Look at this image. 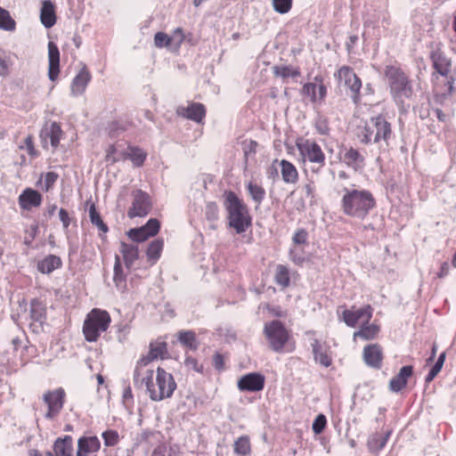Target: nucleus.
Instances as JSON below:
<instances>
[{"label": "nucleus", "instance_id": "nucleus-1", "mask_svg": "<svg viewBox=\"0 0 456 456\" xmlns=\"http://www.w3.org/2000/svg\"><path fill=\"white\" fill-rule=\"evenodd\" d=\"M341 192V208L348 216L363 219L376 205L372 193L368 190L344 187Z\"/></svg>", "mask_w": 456, "mask_h": 456}, {"label": "nucleus", "instance_id": "nucleus-2", "mask_svg": "<svg viewBox=\"0 0 456 456\" xmlns=\"http://www.w3.org/2000/svg\"><path fill=\"white\" fill-rule=\"evenodd\" d=\"M151 401L160 402L173 395L176 383L172 374L159 367L154 375L153 370H146V375L141 379Z\"/></svg>", "mask_w": 456, "mask_h": 456}, {"label": "nucleus", "instance_id": "nucleus-3", "mask_svg": "<svg viewBox=\"0 0 456 456\" xmlns=\"http://www.w3.org/2000/svg\"><path fill=\"white\" fill-rule=\"evenodd\" d=\"M392 136L391 124L382 115L370 118L358 134L362 143L378 144L379 148L387 147Z\"/></svg>", "mask_w": 456, "mask_h": 456}, {"label": "nucleus", "instance_id": "nucleus-4", "mask_svg": "<svg viewBox=\"0 0 456 456\" xmlns=\"http://www.w3.org/2000/svg\"><path fill=\"white\" fill-rule=\"evenodd\" d=\"M385 76L394 101L398 106L403 107L404 102L411 99L413 93L411 81L405 73L396 66H387Z\"/></svg>", "mask_w": 456, "mask_h": 456}, {"label": "nucleus", "instance_id": "nucleus-5", "mask_svg": "<svg viewBox=\"0 0 456 456\" xmlns=\"http://www.w3.org/2000/svg\"><path fill=\"white\" fill-rule=\"evenodd\" d=\"M224 207L228 213L229 225L237 233H242L250 225V217L248 208L237 195L229 191L225 193Z\"/></svg>", "mask_w": 456, "mask_h": 456}, {"label": "nucleus", "instance_id": "nucleus-6", "mask_svg": "<svg viewBox=\"0 0 456 456\" xmlns=\"http://www.w3.org/2000/svg\"><path fill=\"white\" fill-rule=\"evenodd\" d=\"M110 323V316L105 310L94 308L86 316L84 325L83 333L89 342H94L100 335L106 331Z\"/></svg>", "mask_w": 456, "mask_h": 456}, {"label": "nucleus", "instance_id": "nucleus-7", "mask_svg": "<svg viewBox=\"0 0 456 456\" xmlns=\"http://www.w3.org/2000/svg\"><path fill=\"white\" fill-rule=\"evenodd\" d=\"M297 147L304 161L317 165L312 171L317 173L325 165V154L321 146L314 141L301 139L297 142Z\"/></svg>", "mask_w": 456, "mask_h": 456}, {"label": "nucleus", "instance_id": "nucleus-8", "mask_svg": "<svg viewBox=\"0 0 456 456\" xmlns=\"http://www.w3.org/2000/svg\"><path fill=\"white\" fill-rule=\"evenodd\" d=\"M264 333L268 340L271 348L275 352H281L289 340V332L278 320L265 323Z\"/></svg>", "mask_w": 456, "mask_h": 456}, {"label": "nucleus", "instance_id": "nucleus-9", "mask_svg": "<svg viewBox=\"0 0 456 456\" xmlns=\"http://www.w3.org/2000/svg\"><path fill=\"white\" fill-rule=\"evenodd\" d=\"M338 83L344 85L350 91V96L354 103L360 100L359 94L362 87L361 79L355 75L353 69L347 66L341 67L335 74Z\"/></svg>", "mask_w": 456, "mask_h": 456}, {"label": "nucleus", "instance_id": "nucleus-10", "mask_svg": "<svg viewBox=\"0 0 456 456\" xmlns=\"http://www.w3.org/2000/svg\"><path fill=\"white\" fill-rule=\"evenodd\" d=\"M152 204L148 193L142 190H136L133 192V202L128 209L129 217H142L147 216L151 210Z\"/></svg>", "mask_w": 456, "mask_h": 456}, {"label": "nucleus", "instance_id": "nucleus-11", "mask_svg": "<svg viewBox=\"0 0 456 456\" xmlns=\"http://www.w3.org/2000/svg\"><path fill=\"white\" fill-rule=\"evenodd\" d=\"M65 391L59 387L46 392L43 399L48 406V411L45 414L47 419H53L59 414L64 404Z\"/></svg>", "mask_w": 456, "mask_h": 456}, {"label": "nucleus", "instance_id": "nucleus-12", "mask_svg": "<svg viewBox=\"0 0 456 456\" xmlns=\"http://www.w3.org/2000/svg\"><path fill=\"white\" fill-rule=\"evenodd\" d=\"M372 317V308L366 305L362 308L346 309L342 313L343 321L349 327H355L358 322L368 323Z\"/></svg>", "mask_w": 456, "mask_h": 456}, {"label": "nucleus", "instance_id": "nucleus-13", "mask_svg": "<svg viewBox=\"0 0 456 456\" xmlns=\"http://www.w3.org/2000/svg\"><path fill=\"white\" fill-rule=\"evenodd\" d=\"M62 135L63 132L57 122L53 121L45 124L40 134L44 148L47 147V142L49 140L53 150H56L60 144Z\"/></svg>", "mask_w": 456, "mask_h": 456}, {"label": "nucleus", "instance_id": "nucleus-14", "mask_svg": "<svg viewBox=\"0 0 456 456\" xmlns=\"http://www.w3.org/2000/svg\"><path fill=\"white\" fill-rule=\"evenodd\" d=\"M237 386L240 391H261L265 387V377L257 372L248 373L238 380Z\"/></svg>", "mask_w": 456, "mask_h": 456}, {"label": "nucleus", "instance_id": "nucleus-15", "mask_svg": "<svg viewBox=\"0 0 456 456\" xmlns=\"http://www.w3.org/2000/svg\"><path fill=\"white\" fill-rule=\"evenodd\" d=\"M340 159L347 167L353 168L354 171L362 170L365 166V159L358 150L350 147L345 148L341 152Z\"/></svg>", "mask_w": 456, "mask_h": 456}, {"label": "nucleus", "instance_id": "nucleus-16", "mask_svg": "<svg viewBox=\"0 0 456 456\" xmlns=\"http://www.w3.org/2000/svg\"><path fill=\"white\" fill-rule=\"evenodd\" d=\"M176 112L179 116L186 118L196 123H200L206 115L205 107L200 102H191L187 106H180Z\"/></svg>", "mask_w": 456, "mask_h": 456}, {"label": "nucleus", "instance_id": "nucleus-17", "mask_svg": "<svg viewBox=\"0 0 456 456\" xmlns=\"http://www.w3.org/2000/svg\"><path fill=\"white\" fill-rule=\"evenodd\" d=\"M42 195L36 190L26 188L19 196V205L24 210L39 207L42 203Z\"/></svg>", "mask_w": 456, "mask_h": 456}, {"label": "nucleus", "instance_id": "nucleus-18", "mask_svg": "<svg viewBox=\"0 0 456 456\" xmlns=\"http://www.w3.org/2000/svg\"><path fill=\"white\" fill-rule=\"evenodd\" d=\"M364 362L375 369H379L382 362V350L377 344L368 345L363 348L362 353Z\"/></svg>", "mask_w": 456, "mask_h": 456}, {"label": "nucleus", "instance_id": "nucleus-19", "mask_svg": "<svg viewBox=\"0 0 456 456\" xmlns=\"http://www.w3.org/2000/svg\"><path fill=\"white\" fill-rule=\"evenodd\" d=\"M48 77L51 81H55L60 72V52L53 42L48 43Z\"/></svg>", "mask_w": 456, "mask_h": 456}, {"label": "nucleus", "instance_id": "nucleus-20", "mask_svg": "<svg viewBox=\"0 0 456 456\" xmlns=\"http://www.w3.org/2000/svg\"><path fill=\"white\" fill-rule=\"evenodd\" d=\"M91 80V74L89 70L84 66L79 72L73 78L70 86L71 94L73 96H79L85 91Z\"/></svg>", "mask_w": 456, "mask_h": 456}, {"label": "nucleus", "instance_id": "nucleus-21", "mask_svg": "<svg viewBox=\"0 0 456 456\" xmlns=\"http://www.w3.org/2000/svg\"><path fill=\"white\" fill-rule=\"evenodd\" d=\"M101 447V443L96 436H82L77 442V456H86L89 453L96 452Z\"/></svg>", "mask_w": 456, "mask_h": 456}, {"label": "nucleus", "instance_id": "nucleus-22", "mask_svg": "<svg viewBox=\"0 0 456 456\" xmlns=\"http://www.w3.org/2000/svg\"><path fill=\"white\" fill-rule=\"evenodd\" d=\"M431 59L435 69L441 76H447L451 71V60L440 50L436 49L432 52Z\"/></svg>", "mask_w": 456, "mask_h": 456}, {"label": "nucleus", "instance_id": "nucleus-23", "mask_svg": "<svg viewBox=\"0 0 456 456\" xmlns=\"http://www.w3.org/2000/svg\"><path fill=\"white\" fill-rule=\"evenodd\" d=\"M303 94L308 96L312 102L317 100H323L327 94L326 86L321 82L316 83H306L304 85L302 89Z\"/></svg>", "mask_w": 456, "mask_h": 456}, {"label": "nucleus", "instance_id": "nucleus-24", "mask_svg": "<svg viewBox=\"0 0 456 456\" xmlns=\"http://www.w3.org/2000/svg\"><path fill=\"white\" fill-rule=\"evenodd\" d=\"M40 20L42 24L49 28H52L56 22V15L54 12V5L50 0H45L42 3Z\"/></svg>", "mask_w": 456, "mask_h": 456}, {"label": "nucleus", "instance_id": "nucleus-25", "mask_svg": "<svg viewBox=\"0 0 456 456\" xmlns=\"http://www.w3.org/2000/svg\"><path fill=\"white\" fill-rule=\"evenodd\" d=\"M120 252L123 256L126 266L131 268L134 261L138 258V247L133 243L121 242Z\"/></svg>", "mask_w": 456, "mask_h": 456}, {"label": "nucleus", "instance_id": "nucleus-26", "mask_svg": "<svg viewBox=\"0 0 456 456\" xmlns=\"http://www.w3.org/2000/svg\"><path fill=\"white\" fill-rule=\"evenodd\" d=\"M282 180L286 183H296L298 180V172L296 167L288 160L282 159L280 162Z\"/></svg>", "mask_w": 456, "mask_h": 456}, {"label": "nucleus", "instance_id": "nucleus-27", "mask_svg": "<svg viewBox=\"0 0 456 456\" xmlns=\"http://www.w3.org/2000/svg\"><path fill=\"white\" fill-rule=\"evenodd\" d=\"M61 259L55 255H49L37 263V270L42 273H51L61 266Z\"/></svg>", "mask_w": 456, "mask_h": 456}, {"label": "nucleus", "instance_id": "nucleus-28", "mask_svg": "<svg viewBox=\"0 0 456 456\" xmlns=\"http://www.w3.org/2000/svg\"><path fill=\"white\" fill-rule=\"evenodd\" d=\"M54 453L57 456H72V438L66 436L64 438H58L53 445Z\"/></svg>", "mask_w": 456, "mask_h": 456}, {"label": "nucleus", "instance_id": "nucleus-29", "mask_svg": "<svg viewBox=\"0 0 456 456\" xmlns=\"http://www.w3.org/2000/svg\"><path fill=\"white\" fill-rule=\"evenodd\" d=\"M379 327L374 323H363L361 329L354 333V338H361L363 340H370L377 337Z\"/></svg>", "mask_w": 456, "mask_h": 456}, {"label": "nucleus", "instance_id": "nucleus-30", "mask_svg": "<svg viewBox=\"0 0 456 456\" xmlns=\"http://www.w3.org/2000/svg\"><path fill=\"white\" fill-rule=\"evenodd\" d=\"M274 281L276 284L282 289L289 286L290 274L289 270L286 265H278L275 270Z\"/></svg>", "mask_w": 456, "mask_h": 456}, {"label": "nucleus", "instance_id": "nucleus-31", "mask_svg": "<svg viewBox=\"0 0 456 456\" xmlns=\"http://www.w3.org/2000/svg\"><path fill=\"white\" fill-rule=\"evenodd\" d=\"M247 190L252 200L256 204L257 207L260 206L265 197V189L256 183L248 182L247 184Z\"/></svg>", "mask_w": 456, "mask_h": 456}, {"label": "nucleus", "instance_id": "nucleus-32", "mask_svg": "<svg viewBox=\"0 0 456 456\" xmlns=\"http://www.w3.org/2000/svg\"><path fill=\"white\" fill-rule=\"evenodd\" d=\"M151 358L154 360L165 359L167 354V343L162 340H156L150 344Z\"/></svg>", "mask_w": 456, "mask_h": 456}, {"label": "nucleus", "instance_id": "nucleus-33", "mask_svg": "<svg viewBox=\"0 0 456 456\" xmlns=\"http://www.w3.org/2000/svg\"><path fill=\"white\" fill-rule=\"evenodd\" d=\"M390 433H387L385 436L382 435H374L369 438L367 446L370 452H379L382 450L388 440Z\"/></svg>", "mask_w": 456, "mask_h": 456}, {"label": "nucleus", "instance_id": "nucleus-34", "mask_svg": "<svg viewBox=\"0 0 456 456\" xmlns=\"http://www.w3.org/2000/svg\"><path fill=\"white\" fill-rule=\"evenodd\" d=\"M30 317L34 322L39 323H42L45 319V307L37 299H33L30 303Z\"/></svg>", "mask_w": 456, "mask_h": 456}, {"label": "nucleus", "instance_id": "nucleus-35", "mask_svg": "<svg viewBox=\"0 0 456 456\" xmlns=\"http://www.w3.org/2000/svg\"><path fill=\"white\" fill-rule=\"evenodd\" d=\"M251 446L248 436H240L233 444V452L238 456H247L250 453Z\"/></svg>", "mask_w": 456, "mask_h": 456}, {"label": "nucleus", "instance_id": "nucleus-36", "mask_svg": "<svg viewBox=\"0 0 456 456\" xmlns=\"http://www.w3.org/2000/svg\"><path fill=\"white\" fill-rule=\"evenodd\" d=\"M179 342L191 350H196L198 347L195 333L191 330L180 331L178 333Z\"/></svg>", "mask_w": 456, "mask_h": 456}, {"label": "nucleus", "instance_id": "nucleus-37", "mask_svg": "<svg viewBox=\"0 0 456 456\" xmlns=\"http://www.w3.org/2000/svg\"><path fill=\"white\" fill-rule=\"evenodd\" d=\"M89 217L92 224L96 226L102 233L105 234L108 232L109 228L97 212L94 204H92L89 208Z\"/></svg>", "mask_w": 456, "mask_h": 456}, {"label": "nucleus", "instance_id": "nucleus-38", "mask_svg": "<svg viewBox=\"0 0 456 456\" xmlns=\"http://www.w3.org/2000/svg\"><path fill=\"white\" fill-rule=\"evenodd\" d=\"M289 260L298 266H302L306 261V256L303 247L292 246L289 249Z\"/></svg>", "mask_w": 456, "mask_h": 456}, {"label": "nucleus", "instance_id": "nucleus-39", "mask_svg": "<svg viewBox=\"0 0 456 456\" xmlns=\"http://www.w3.org/2000/svg\"><path fill=\"white\" fill-rule=\"evenodd\" d=\"M152 361H154V359L151 358L150 353H148L147 355H144L138 360L134 372V379L136 382H139L142 377L146 375V370H143L142 369L146 367L149 363H151Z\"/></svg>", "mask_w": 456, "mask_h": 456}, {"label": "nucleus", "instance_id": "nucleus-40", "mask_svg": "<svg viewBox=\"0 0 456 456\" xmlns=\"http://www.w3.org/2000/svg\"><path fill=\"white\" fill-rule=\"evenodd\" d=\"M163 245V240L159 239L151 241L147 249L148 258L153 262H156L160 257Z\"/></svg>", "mask_w": 456, "mask_h": 456}, {"label": "nucleus", "instance_id": "nucleus-41", "mask_svg": "<svg viewBox=\"0 0 456 456\" xmlns=\"http://www.w3.org/2000/svg\"><path fill=\"white\" fill-rule=\"evenodd\" d=\"M273 74L276 77H280L283 79H286L289 77H296L299 76V72L297 69H294L292 66H287V65L274 66L273 67Z\"/></svg>", "mask_w": 456, "mask_h": 456}, {"label": "nucleus", "instance_id": "nucleus-42", "mask_svg": "<svg viewBox=\"0 0 456 456\" xmlns=\"http://www.w3.org/2000/svg\"><path fill=\"white\" fill-rule=\"evenodd\" d=\"M0 28L12 31L15 28V21L10 16V13L0 7Z\"/></svg>", "mask_w": 456, "mask_h": 456}, {"label": "nucleus", "instance_id": "nucleus-43", "mask_svg": "<svg viewBox=\"0 0 456 456\" xmlns=\"http://www.w3.org/2000/svg\"><path fill=\"white\" fill-rule=\"evenodd\" d=\"M113 281L117 286V288L120 290L124 289L126 287L125 277L123 275V271L119 263V259L116 257V263L114 265V276Z\"/></svg>", "mask_w": 456, "mask_h": 456}, {"label": "nucleus", "instance_id": "nucleus-44", "mask_svg": "<svg viewBox=\"0 0 456 456\" xmlns=\"http://www.w3.org/2000/svg\"><path fill=\"white\" fill-rule=\"evenodd\" d=\"M128 156L135 167H141L146 159V153L139 148H131Z\"/></svg>", "mask_w": 456, "mask_h": 456}, {"label": "nucleus", "instance_id": "nucleus-45", "mask_svg": "<svg viewBox=\"0 0 456 456\" xmlns=\"http://www.w3.org/2000/svg\"><path fill=\"white\" fill-rule=\"evenodd\" d=\"M314 127L317 132L322 135H328L330 133V126L328 118L322 115H318L314 120Z\"/></svg>", "mask_w": 456, "mask_h": 456}, {"label": "nucleus", "instance_id": "nucleus-46", "mask_svg": "<svg viewBox=\"0 0 456 456\" xmlns=\"http://www.w3.org/2000/svg\"><path fill=\"white\" fill-rule=\"evenodd\" d=\"M128 237L135 242H142L148 240L151 236L146 233V231L142 226L139 228H134L128 231Z\"/></svg>", "mask_w": 456, "mask_h": 456}, {"label": "nucleus", "instance_id": "nucleus-47", "mask_svg": "<svg viewBox=\"0 0 456 456\" xmlns=\"http://www.w3.org/2000/svg\"><path fill=\"white\" fill-rule=\"evenodd\" d=\"M184 40V35L182 28H177L174 30L173 34L169 37L171 47L178 49Z\"/></svg>", "mask_w": 456, "mask_h": 456}, {"label": "nucleus", "instance_id": "nucleus-48", "mask_svg": "<svg viewBox=\"0 0 456 456\" xmlns=\"http://www.w3.org/2000/svg\"><path fill=\"white\" fill-rule=\"evenodd\" d=\"M142 227L146 231V233L151 237L155 236L159 232L160 224L158 219L151 218L144 225H142Z\"/></svg>", "mask_w": 456, "mask_h": 456}, {"label": "nucleus", "instance_id": "nucleus-49", "mask_svg": "<svg viewBox=\"0 0 456 456\" xmlns=\"http://www.w3.org/2000/svg\"><path fill=\"white\" fill-rule=\"evenodd\" d=\"M292 4V0H273L274 10L279 13H287Z\"/></svg>", "mask_w": 456, "mask_h": 456}, {"label": "nucleus", "instance_id": "nucleus-50", "mask_svg": "<svg viewBox=\"0 0 456 456\" xmlns=\"http://www.w3.org/2000/svg\"><path fill=\"white\" fill-rule=\"evenodd\" d=\"M326 425H327V419H326L325 415L319 414L314 420L312 429L314 434L319 435L323 432Z\"/></svg>", "mask_w": 456, "mask_h": 456}, {"label": "nucleus", "instance_id": "nucleus-51", "mask_svg": "<svg viewBox=\"0 0 456 456\" xmlns=\"http://www.w3.org/2000/svg\"><path fill=\"white\" fill-rule=\"evenodd\" d=\"M307 237L308 234L305 230H297L292 237L293 246L303 247L305 244H306Z\"/></svg>", "mask_w": 456, "mask_h": 456}, {"label": "nucleus", "instance_id": "nucleus-52", "mask_svg": "<svg viewBox=\"0 0 456 456\" xmlns=\"http://www.w3.org/2000/svg\"><path fill=\"white\" fill-rule=\"evenodd\" d=\"M154 44L157 47H171L169 37L164 32H158L154 36Z\"/></svg>", "mask_w": 456, "mask_h": 456}, {"label": "nucleus", "instance_id": "nucleus-53", "mask_svg": "<svg viewBox=\"0 0 456 456\" xmlns=\"http://www.w3.org/2000/svg\"><path fill=\"white\" fill-rule=\"evenodd\" d=\"M205 216H206V218L209 221L216 220L218 218L217 205L214 202H208L206 205Z\"/></svg>", "mask_w": 456, "mask_h": 456}, {"label": "nucleus", "instance_id": "nucleus-54", "mask_svg": "<svg viewBox=\"0 0 456 456\" xmlns=\"http://www.w3.org/2000/svg\"><path fill=\"white\" fill-rule=\"evenodd\" d=\"M102 438L106 446H113L118 443V435L117 431L107 430L102 433Z\"/></svg>", "mask_w": 456, "mask_h": 456}, {"label": "nucleus", "instance_id": "nucleus-55", "mask_svg": "<svg viewBox=\"0 0 456 456\" xmlns=\"http://www.w3.org/2000/svg\"><path fill=\"white\" fill-rule=\"evenodd\" d=\"M407 383L398 375L395 376L389 382V389L392 392L397 393L405 387Z\"/></svg>", "mask_w": 456, "mask_h": 456}, {"label": "nucleus", "instance_id": "nucleus-56", "mask_svg": "<svg viewBox=\"0 0 456 456\" xmlns=\"http://www.w3.org/2000/svg\"><path fill=\"white\" fill-rule=\"evenodd\" d=\"M58 179V175L54 172H48L45 176L43 189L48 191Z\"/></svg>", "mask_w": 456, "mask_h": 456}, {"label": "nucleus", "instance_id": "nucleus-57", "mask_svg": "<svg viewBox=\"0 0 456 456\" xmlns=\"http://www.w3.org/2000/svg\"><path fill=\"white\" fill-rule=\"evenodd\" d=\"M20 149L27 151L28 154L31 157H36L37 155L31 136H27L25 138L24 144L20 146Z\"/></svg>", "mask_w": 456, "mask_h": 456}, {"label": "nucleus", "instance_id": "nucleus-58", "mask_svg": "<svg viewBox=\"0 0 456 456\" xmlns=\"http://www.w3.org/2000/svg\"><path fill=\"white\" fill-rule=\"evenodd\" d=\"M445 357H446L445 352H443L442 354H440L436 362L430 369V371L435 373L436 375H437L441 371V370L443 368V365H444V361H445Z\"/></svg>", "mask_w": 456, "mask_h": 456}, {"label": "nucleus", "instance_id": "nucleus-59", "mask_svg": "<svg viewBox=\"0 0 456 456\" xmlns=\"http://www.w3.org/2000/svg\"><path fill=\"white\" fill-rule=\"evenodd\" d=\"M184 364L189 369H192L193 370L197 372H200L202 370V366L198 363V361L191 356L186 357L184 361Z\"/></svg>", "mask_w": 456, "mask_h": 456}, {"label": "nucleus", "instance_id": "nucleus-60", "mask_svg": "<svg viewBox=\"0 0 456 456\" xmlns=\"http://www.w3.org/2000/svg\"><path fill=\"white\" fill-rule=\"evenodd\" d=\"M413 368L411 365H405L402 367L397 374L399 378L403 379L406 383L408 379L412 375Z\"/></svg>", "mask_w": 456, "mask_h": 456}, {"label": "nucleus", "instance_id": "nucleus-61", "mask_svg": "<svg viewBox=\"0 0 456 456\" xmlns=\"http://www.w3.org/2000/svg\"><path fill=\"white\" fill-rule=\"evenodd\" d=\"M59 217H60L61 222L62 223L63 228L68 229V227L70 224V218H69L68 211L64 208H61L59 210Z\"/></svg>", "mask_w": 456, "mask_h": 456}, {"label": "nucleus", "instance_id": "nucleus-62", "mask_svg": "<svg viewBox=\"0 0 456 456\" xmlns=\"http://www.w3.org/2000/svg\"><path fill=\"white\" fill-rule=\"evenodd\" d=\"M311 347L314 360H318L320 353H322L319 340L316 338H313L311 342Z\"/></svg>", "mask_w": 456, "mask_h": 456}, {"label": "nucleus", "instance_id": "nucleus-63", "mask_svg": "<svg viewBox=\"0 0 456 456\" xmlns=\"http://www.w3.org/2000/svg\"><path fill=\"white\" fill-rule=\"evenodd\" d=\"M316 362H319L322 366L329 367L331 364V357L325 352L320 353L318 360H315Z\"/></svg>", "mask_w": 456, "mask_h": 456}, {"label": "nucleus", "instance_id": "nucleus-64", "mask_svg": "<svg viewBox=\"0 0 456 456\" xmlns=\"http://www.w3.org/2000/svg\"><path fill=\"white\" fill-rule=\"evenodd\" d=\"M214 366L217 370H221L224 367V359L221 354H216L214 356Z\"/></svg>", "mask_w": 456, "mask_h": 456}]
</instances>
